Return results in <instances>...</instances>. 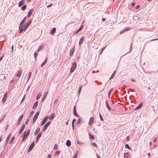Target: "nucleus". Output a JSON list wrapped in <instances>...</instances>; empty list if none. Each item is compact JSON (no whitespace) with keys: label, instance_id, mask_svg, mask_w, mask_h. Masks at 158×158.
Masks as SVG:
<instances>
[{"label":"nucleus","instance_id":"55","mask_svg":"<svg viewBox=\"0 0 158 158\" xmlns=\"http://www.w3.org/2000/svg\"><path fill=\"white\" fill-rule=\"evenodd\" d=\"M6 115H5L3 117H2L0 120V123L4 119L5 116Z\"/></svg>","mask_w":158,"mask_h":158},{"label":"nucleus","instance_id":"45","mask_svg":"<svg viewBox=\"0 0 158 158\" xmlns=\"http://www.w3.org/2000/svg\"><path fill=\"white\" fill-rule=\"evenodd\" d=\"M128 154V152H126L124 153V157H127L128 156V155L127 156V155Z\"/></svg>","mask_w":158,"mask_h":158},{"label":"nucleus","instance_id":"13","mask_svg":"<svg viewBox=\"0 0 158 158\" xmlns=\"http://www.w3.org/2000/svg\"><path fill=\"white\" fill-rule=\"evenodd\" d=\"M47 94H48V92H46L44 94V97L42 99L41 102H43L44 101V100L46 98L47 96Z\"/></svg>","mask_w":158,"mask_h":158},{"label":"nucleus","instance_id":"48","mask_svg":"<svg viewBox=\"0 0 158 158\" xmlns=\"http://www.w3.org/2000/svg\"><path fill=\"white\" fill-rule=\"evenodd\" d=\"M37 55H38V54L37 53V52H35L34 54V56L35 57V59L36 60V57H37Z\"/></svg>","mask_w":158,"mask_h":158},{"label":"nucleus","instance_id":"46","mask_svg":"<svg viewBox=\"0 0 158 158\" xmlns=\"http://www.w3.org/2000/svg\"><path fill=\"white\" fill-rule=\"evenodd\" d=\"M47 63V62H46V61H44V62L41 65V67H43V66L46 63Z\"/></svg>","mask_w":158,"mask_h":158},{"label":"nucleus","instance_id":"57","mask_svg":"<svg viewBox=\"0 0 158 158\" xmlns=\"http://www.w3.org/2000/svg\"><path fill=\"white\" fill-rule=\"evenodd\" d=\"M77 154H76L74 155L73 158H77Z\"/></svg>","mask_w":158,"mask_h":158},{"label":"nucleus","instance_id":"28","mask_svg":"<svg viewBox=\"0 0 158 158\" xmlns=\"http://www.w3.org/2000/svg\"><path fill=\"white\" fill-rule=\"evenodd\" d=\"M76 121V119H73L72 121V127L73 129H74V123H75V122Z\"/></svg>","mask_w":158,"mask_h":158},{"label":"nucleus","instance_id":"3","mask_svg":"<svg viewBox=\"0 0 158 158\" xmlns=\"http://www.w3.org/2000/svg\"><path fill=\"white\" fill-rule=\"evenodd\" d=\"M30 132V130H28L27 131H24L23 134V136H24V138H27L28 136L29 135Z\"/></svg>","mask_w":158,"mask_h":158},{"label":"nucleus","instance_id":"43","mask_svg":"<svg viewBox=\"0 0 158 158\" xmlns=\"http://www.w3.org/2000/svg\"><path fill=\"white\" fill-rule=\"evenodd\" d=\"M34 113V111H31L29 116V117H31L33 115Z\"/></svg>","mask_w":158,"mask_h":158},{"label":"nucleus","instance_id":"26","mask_svg":"<svg viewBox=\"0 0 158 158\" xmlns=\"http://www.w3.org/2000/svg\"><path fill=\"white\" fill-rule=\"evenodd\" d=\"M73 113L74 115L77 117H79V115L77 114L76 110H73Z\"/></svg>","mask_w":158,"mask_h":158},{"label":"nucleus","instance_id":"41","mask_svg":"<svg viewBox=\"0 0 158 158\" xmlns=\"http://www.w3.org/2000/svg\"><path fill=\"white\" fill-rule=\"evenodd\" d=\"M125 147L126 148H128L130 150V147L127 144H126L125 145Z\"/></svg>","mask_w":158,"mask_h":158},{"label":"nucleus","instance_id":"59","mask_svg":"<svg viewBox=\"0 0 158 158\" xmlns=\"http://www.w3.org/2000/svg\"><path fill=\"white\" fill-rule=\"evenodd\" d=\"M140 7V6L139 5H137L136 7V10L138 9Z\"/></svg>","mask_w":158,"mask_h":158},{"label":"nucleus","instance_id":"60","mask_svg":"<svg viewBox=\"0 0 158 158\" xmlns=\"http://www.w3.org/2000/svg\"><path fill=\"white\" fill-rule=\"evenodd\" d=\"M51 155L50 154H49L47 158H51Z\"/></svg>","mask_w":158,"mask_h":158},{"label":"nucleus","instance_id":"33","mask_svg":"<svg viewBox=\"0 0 158 158\" xmlns=\"http://www.w3.org/2000/svg\"><path fill=\"white\" fill-rule=\"evenodd\" d=\"M31 72H29V74H28L27 76V81H28L31 77Z\"/></svg>","mask_w":158,"mask_h":158},{"label":"nucleus","instance_id":"63","mask_svg":"<svg viewBox=\"0 0 158 158\" xmlns=\"http://www.w3.org/2000/svg\"><path fill=\"white\" fill-rule=\"evenodd\" d=\"M129 139H130L129 137V136H127L126 138L127 140L128 141L129 140Z\"/></svg>","mask_w":158,"mask_h":158},{"label":"nucleus","instance_id":"27","mask_svg":"<svg viewBox=\"0 0 158 158\" xmlns=\"http://www.w3.org/2000/svg\"><path fill=\"white\" fill-rule=\"evenodd\" d=\"M26 18H27L26 16H25L24 18L22 20V21L20 23V26H21V25L24 24V22L25 21V20L26 19Z\"/></svg>","mask_w":158,"mask_h":158},{"label":"nucleus","instance_id":"56","mask_svg":"<svg viewBox=\"0 0 158 158\" xmlns=\"http://www.w3.org/2000/svg\"><path fill=\"white\" fill-rule=\"evenodd\" d=\"M106 47H103V48H102L101 49V53L100 54H101L102 53V52L103 51V50L105 49V48H106Z\"/></svg>","mask_w":158,"mask_h":158},{"label":"nucleus","instance_id":"19","mask_svg":"<svg viewBox=\"0 0 158 158\" xmlns=\"http://www.w3.org/2000/svg\"><path fill=\"white\" fill-rule=\"evenodd\" d=\"M94 118L93 117H91L90 119L89 120V125H92V123H93L94 121Z\"/></svg>","mask_w":158,"mask_h":158},{"label":"nucleus","instance_id":"52","mask_svg":"<svg viewBox=\"0 0 158 158\" xmlns=\"http://www.w3.org/2000/svg\"><path fill=\"white\" fill-rule=\"evenodd\" d=\"M80 123H81L80 118H79L78 120V121L77 122V125H78V124H80Z\"/></svg>","mask_w":158,"mask_h":158},{"label":"nucleus","instance_id":"22","mask_svg":"<svg viewBox=\"0 0 158 158\" xmlns=\"http://www.w3.org/2000/svg\"><path fill=\"white\" fill-rule=\"evenodd\" d=\"M38 104V102L37 101L33 105L32 109H35L37 107Z\"/></svg>","mask_w":158,"mask_h":158},{"label":"nucleus","instance_id":"6","mask_svg":"<svg viewBox=\"0 0 158 158\" xmlns=\"http://www.w3.org/2000/svg\"><path fill=\"white\" fill-rule=\"evenodd\" d=\"M35 146V142H33L31 145H30L28 149L27 152H29L31 151L34 147Z\"/></svg>","mask_w":158,"mask_h":158},{"label":"nucleus","instance_id":"25","mask_svg":"<svg viewBox=\"0 0 158 158\" xmlns=\"http://www.w3.org/2000/svg\"><path fill=\"white\" fill-rule=\"evenodd\" d=\"M55 113H52L51 115L50 116L49 118V119L51 120H53L54 118Z\"/></svg>","mask_w":158,"mask_h":158},{"label":"nucleus","instance_id":"15","mask_svg":"<svg viewBox=\"0 0 158 158\" xmlns=\"http://www.w3.org/2000/svg\"><path fill=\"white\" fill-rule=\"evenodd\" d=\"M25 3V2L23 0H22L21 1H20L18 4V6L19 7H21L22 5L24 4Z\"/></svg>","mask_w":158,"mask_h":158},{"label":"nucleus","instance_id":"11","mask_svg":"<svg viewBox=\"0 0 158 158\" xmlns=\"http://www.w3.org/2000/svg\"><path fill=\"white\" fill-rule=\"evenodd\" d=\"M84 40H85L84 36H82L81 37V38L80 39L79 42V44L80 45H81L82 44Z\"/></svg>","mask_w":158,"mask_h":158},{"label":"nucleus","instance_id":"10","mask_svg":"<svg viewBox=\"0 0 158 158\" xmlns=\"http://www.w3.org/2000/svg\"><path fill=\"white\" fill-rule=\"evenodd\" d=\"M25 127V125L24 124H23L21 128H20L19 131V134H21L22 133V132L23 131Z\"/></svg>","mask_w":158,"mask_h":158},{"label":"nucleus","instance_id":"7","mask_svg":"<svg viewBox=\"0 0 158 158\" xmlns=\"http://www.w3.org/2000/svg\"><path fill=\"white\" fill-rule=\"evenodd\" d=\"M48 118V116H47L44 118L43 120L42 121V122L41 123V126H42L43 125H44L45 124V123L47 121V120Z\"/></svg>","mask_w":158,"mask_h":158},{"label":"nucleus","instance_id":"23","mask_svg":"<svg viewBox=\"0 0 158 158\" xmlns=\"http://www.w3.org/2000/svg\"><path fill=\"white\" fill-rule=\"evenodd\" d=\"M71 144V142L69 140H67L66 142V145L68 147H69L70 146Z\"/></svg>","mask_w":158,"mask_h":158},{"label":"nucleus","instance_id":"16","mask_svg":"<svg viewBox=\"0 0 158 158\" xmlns=\"http://www.w3.org/2000/svg\"><path fill=\"white\" fill-rule=\"evenodd\" d=\"M143 103L141 102L138 106H137L135 109V110H137L140 109L142 106Z\"/></svg>","mask_w":158,"mask_h":158},{"label":"nucleus","instance_id":"51","mask_svg":"<svg viewBox=\"0 0 158 158\" xmlns=\"http://www.w3.org/2000/svg\"><path fill=\"white\" fill-rule=\"evenodd\" d=\"M82 87V86H80V87L79 88V90H78V94H80V92H81V87Z\"/></svg>","mask_w":158,"mask_h":158},{"label":"nucleus","instance_id":"54","mask_svg":"<svg viewBox=\"0 0 158 158\" xmlns=\"http://www.w3.org/2000/svg\"><path fill=\"white\" fill-rule=\"evenodd\" d=\"M60 152L59 151H56L55 153V154L57 155H59L60 154Z\"/></svg>","mask_w":158,"mask_h":158},{"label":"nucleus","instance_id":"29","mask_svg":"<svg viewBox=\"0 0 158 158\" xmlns=\"http://www.w3.org/2000/svg\"><path fill=\"white\" fill-rule=\"evenodd\" d=\"M130 29V28H127V29H124L123 30V31H120V33L121 34L124 33V32H125V31H128Z\"/></svg>","mask_w":158,"mask_h":158},{"label":"nucleus","instance_id":"37","mask_svg":"<svg viewBox=\"0 0 158 158\" xmlns=\"http://www.w3.org/2000/svg\"><path fill=\"white\" fill-rule=\"evenodd\" d=\"M115 71H114V73H113V74H112L110 77L109 79V80H110L111 79L113 78L114 77V76L115 75Z\"/></svg>","mask_w":158,"mask_h":158},{"label":"nucleus","instance_id":"58","mask_svg":"<svg viewBox=\"0 0 158 158\" xmlns=\"http://www.w3.org/2000/svg\"><path fill=\"white\" fill-rule=\"evenodd\" d=\"M92 144L93 146H95L96 147H97V145H96V144L95 143H92Z\"/></svg>","mask_w":158,"mask_h":158},{"label":"nucleus","instance_id":"9","mask_svg":"<svg viewBox=\"0 0 158 158\" xmlns=\"http://www.w3.org/2000/svg\"><path fill=\"white\" fill-rule=\"evenodd\" d=\"M7 95V92H6V93L4 94V95L2 99V103H3L6 102Z\"/></svg>","mask_w":158,"mask_h":158},{"label":"nucleus","instance_id":"47","mask_svg":"<svg viewBox=\"0 0 158 158\" xmlns=\"http://www.w3.org/2000/svg\"><path fill=\"white\" fill-rule=\"evenodd\" d=\"M29 121V118H27L26 121L25 122V123L26 125H27Z\"/></svg>","mask_w":158,"mask_h":158},{"label":"nucleus","instance_id":"40","mask_svg":"<svg viewBox=\"0 0 158 158\" xmlns=\"http://www.w3.org/2000/svg\"><path fill=\"white\" fill-rule=\"evenodd\" d=\"M41 95V94H40L39 93L38 94V95L37 96V97L36 98V100H38V99H39V98H40Z\"/></svg>","mask_w":158,"mask_h":158},{"label":"nucleus","instance_id":"8","mask_svg":"<svg viewBox=\"0 0 158 158\" xmlns=\"http://www.w3.org/2000/svg\"><path fill=\"white\" fill-rule=\"evenodd\" d=\"M19 29L20 30L19 32L20 33H21L23 31H25V28L24 25H22L21 26L20 25L19 26Z\"/></svg>","mask_w":158,"mask_h":158},{"label":"nucleus","instance_id":"32","mask_svg":"<svg viewBox=\"0 0 158 158\" xmlns=\"http://www.w3.org/2000/svg\"><path fill=\"white\" fill-rule=\"evenodd\" d=\"M83 27V25H82L79 29L75 32V34H77L79 31H80L82 29Z\"/></svg>","mask_w":158,"mask_h":158},{"label":"nucleus","instance_id":"2","mask_svg":"<svg viewBox=\"0 0 158 158\" xmlns=\"http://www.w3.org/2000/svg\"><path fill=\"white\" fill-rule=\"evenodd\" d=\"M40 114L39 111H38L36 112L35 115L34 117L33 118V123H34L36 120H37L39 115Z\"/></svg>","mask_w":158,"mask_h":158},{"label":"nucleus","instance_id":"36","mask_svg":"<svg viewBox=\"0 0 158 158\" xmlns=\"http://www.w3.org/2000/svg\"><path fill=\"white\" fill-rule=\"evenodd\" d=\"M42 132H40L36 136V137H37L38 138H39V139L41 137L42 135Z\"/></svg>","mask_w":158,"mask_h":158},{"label":"nucleus","instance_id":"4","mask_svg":"<svg viewBox=\"0 0 158 158\" xmlns=\"http://www.w3.org/2000/svg\"><path fill=\"white\" fill-rule=\"evenodd\" d=\"M51 123V121H49L47 122L44 126L43 131L44 132L47 129L48 127Z\"/></svg>","mask_w":158,"mask_h":158},{"label":"nucleus","instance_id":"1","mask_svg":"<svg viewBox=\"0 0 158 158\" xmlns=\"http://www.w3.org/2000/svg\"><path fill=\"white\" fill-rule=\"evenodd\" d=\"M72 64V65L70 70V73H73L75 70L77 66V63L76 62H73Z\"/></svg>","mask_w":158,"mask_h":158},{"label":"nucleus","instance_id":"35","mask_svg":"<svg viewBox=\"0 0 158 158\" xmlns=\"http://www.w3.org/2000/svg\"><path fill=\"white\" fill-rule=\"evenodd\" d=\"M89 139H93L94 138V136L90 134H89Z\"/></svg>","mask_w":158,"mask_h":158},{"label":"nucleus","instance_id":"18","mask_svg":"<svg viewBox=\"0 0 158 158\" xmlns=\"http://www.w3.org/2000/svg\"><path fill=\"white\" fill-rule=\"evenodd\" d=\"M22 72V70H19L16 74V76L18 77H20Z\"/></svg>","mask_w":158,"mask_h":158},{"label":"nucleus","instance_id":"50","mask_svg":"<svg viewBox=\"0 0 158 158\" xmlns=\"http://www.w3.org/2000/svg\"><path fill=\"white\" fill-rule=\"evenodd\" d=\"M57 147H58L57 145L56 144L55 145V146L53 148L55 149H57Z\"/></svg>","mask_w":158,"mask_h":158},{"label":"nucleus","instance_id":"12","mask_svg":"<svg viewBox=\"0 0 158 158\" xmlns=\"http://www.w3.org/2000/svg\"><path fill=\"white\" fill-rule=\"evenodd\" d=\"M11 136V134L10 133L9 135H8V136H7V139H6V140L5 143V145L6 146L8 143V141H9V140L10 139V138Z\"/></svg>","mask_w":158,"mask_h":158},{"label":"nucleus","instance_id":"31","mask_svg":"<svg viewBox=\"0 0 158 158\" xmlns=\"http://www.w3.org/2000/svg\"><path fill=\"white\" fill-rule=\"evenodd\" d=\"M27 8V6L26 5H24L21 8V9L22 10L24 11Z\"/></svg>","mask_w":158,"mask_h":158},{"label":"nucleus","instance_id":"14","mask_svg":"<svg viewBox=\"0 0 158 158\" xmlns=\"http://www.w3.org/2000/svg\"><path fill=\"white\" fill-rule=\"evenodd\" d=\"M33 10V9H31L30 10L28 13L27 16L28 18L29 17L31 16V15Z\"/></svg>","mask_w":158,"mask_h":158},{"label":"nucleus","instance_id":"53","mask_svg":"<svg viewBox=\"0 0 158 158\" xmlns=\"http://www.w3.org/2000/svg\"><path fill=\"white\" fill-rule=\"evenodd\" d=\"M99 116H100L101 120H102V121H103V118L102 117V116L100 114V113H99Z\"/></svg>","mask_w":158,"mask_h":158},{"label":"nucleus","instance_id":"17","mask_svg":"<svg viewBox=\"0 0 158 158\" xmlns=\"http://www.w3.org/2000/svg\"><path fill=\"white\" fill-rule=\"evenodd\" d=\"M106 107L107 108L108 110H111V108L109 106L108 103V102L107 100H106Z\"/></svg>","mask_w":158,"mask_h":158},{"label":"nucleus","instance_id":"64","mask_svg":"<svg viewBox=\"0 0 158 158\" xmlns=\"http://www.w3.org/2000/svg\"><path fill=\"white\" fill-rule=\"evenodd\" d=\"M20 122H20V121H19L18 120L17 124V126H18L19 124L20 123Z\"/></svg>","mask_w":158,"mask_h":158},{"label":"nucleus","instance_id":"44","mask_svg":"<svg viewBox=\"0 0 158 158\" xmlns=\"http://www.w3.org/2000/svg\"><path fill=\"white\" fill-rule=\"evenodd\" d=\"M156 103H157V105H155V106H152V108H154V107L155 106V107L157 109H158V102H156Z\"/></svg>","mask_w":158,"mask_h":158},{"label":"nucleus","instance_id":"38","mask_svg":"<svg viewBox=\"0 0 158 158\" xmlns=\"http://www.w3.org/2000/svg\"><path fill=\"white\" fill-rule=\"evenodd\" d=\"M43 49L42 47L41 46H40L39 47V48L38 50L37 51V52H38L40 50H42Z\"/></svg>","mask_w":158,"mask_h":158},{"label":"nucleus","instance_id":"30","mask_svg":"<svg viewBox=\"0 0 158 158\" xmlns=\"http://www.w3.org/2000/svg\"><path fill=\"white\" fill-rule=\"evenodd\" d=\"M23 114L21 115L20 116V117H19V118L18 120V121L21 122V121L23 119Z\"/></svg>","mask_w":158,"mask_h":158},{"label":"nucleus","instance_id":"61","mask_svg":"<svg viewBox=\"0 0 158 158\" xmlns=\"http://www.w3.org/2000/svg\"><path fill=\"white\" fill-rule=\"evenodd\" d=\"M39 138H38L37 137H36V141H35L36 143H37V142L39 140Z\"/></svg>","mask_w":158,"mask_h":158},{"label":"nucleus","instance_id":"21","mask_svg":"<svg viewBox=\"0 0 158 158\" xmlns=\"http://www.w3.org/2000/svg\"><path fill=\"white\" fill-rule=\"evenodd\" d=\"M74 52V49L72 48L70 52L69 56H72L73 55Z\"/></svg>","mask_w":158,"mask_h":158},{"label":"nucleus","instance_id":"62","mask_svg":"<svg viewBox=\"0 0 158 158\" xmlns=\"http://www.w3.org/2000/svg\"><path fill=\"white\" fill-rule=\"evenodd\" d=\"M39 138H38L37 137H36V141H35L36 143H37V142L39 140Z\"/></svg>","mask_w":158,"mask_h":158},{"label":"nucleus","instance_id":"24","mask_svg":"<svg viewBox=\"0 0 158 158\" xmlns=\"http://www.w3.org/2000/svg\"><path fill=\"white\" fill-rule=\"evenodd\" d=\"M40 129L39 128H37L35 132V133H34V134L35 135H37L40 132Z\"/></svg>","mask_w":158,"mask_h":158},{"label":"nucleus","instance_id":"49","mask_svg":"<svg viewBox=\"0 0 158 158\" xmlns=\"http://www.w3.org/2000/svg\"><path fill=\"white\" fill-rule=\"evenodd\" d=\"M77 143L78 144H83V143L82 142L80 141L79 140H78L77 141Z\"/></svg>","mask_w":158,"mask_h":158},{"label":"nucleus","instance_id":"20","mask_svg":"<svg viewBox=\"0 0 158 158\" xmlns=\"http://www.w3.org/2000/svg\"><path fill=\"white\" fill-rule=\"evenodd\" d=\"M56 28L55 27H54L51 30L50 33L51 34L53 35L56 32Z\"/></svg>","mask_w":158,"mask_h":158},{"label":"nucleus","instance_id":"34","mask_svg":"<svg viewBox=\"0 0 158 158\" xmlns=\"http://www.w3.org/2000/svg\"><path fill=\"white\" fill-rule=\"evenodd\" d=\"M14 139H15V137L14 136H13L12 138L10 140V141L9 142V143L10 144H11L13 142V140H14Z\"/></svg>","mask_w":158,"mask_h":158},{"label":"nucleus","instance_id":"42","mask_svg":"<svg viewBox=\"0 0 158 158\" xmlns=\"http://www.w3.org/2000/svg\"><path fill=\"white\" fill-rule=\"evenodd\" d=\"M0 77H1L3 79H5V76L3 74L0 75Z\"/></svg>","mask_w":158,"mask_h":158},{"label":"nucleus","instance_id":"5","mask_svg":"<svg viewBox=\"0 0 158 158\" xmlns=\"http://www.w3.org/2000/svg\"><path fill=\"white\" fill-rule=\"evenodd\" d=\"M32 22V20H29L27 24L24 25V28H25V31H26L27 28L29 27V26L30 25Z\"/></svg>","mask_w":158,"mask_h":158},{"label":"nucleus","instance_id":"39","mask_svg":"<svg viewBox=\"0 0 158 158\" xmlns=\"http://www.w3.org/2000/svg\"><path fill=\"white\" fill-rule=\"evenodd\" d=\"M112 90H113V88H112V89H110V90H109V91L108 93V95L109 97H110V94L111 92H112Z\"/></svg>","mask_w":158,"mask_h":158}]
</instances>
